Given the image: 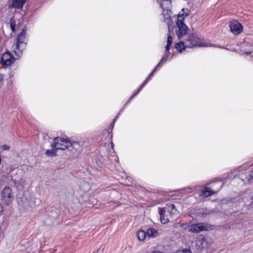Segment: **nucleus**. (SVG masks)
Returning a JSON list of instances; mask_svg holds the SVG:
<instances>
[{
	"label": "nucleus",
	"instance_id": "nucleus-1",
	"mask_svg": "<svg viewBox=\"0 0 253 253\" xmlns=\"http://www.w3.org/2000/svg\"><path fill=\"white\" fill-rule=\"evenodd\" d=\"M176 212L177 210L173 204H167L165 207L160 208L159 213L160 215L161 222L163 224L168 223Z\"/></svg>",
	"mask_w": 253,
	"mask_h": 253
},
{
	"label": "nucleus",
	"instance_id": "nucleus-2",
	"mask_svg": "<svg viewBox=\"0 0 253 253\" xmlns=\"http://www.w3.org/2000/svg\"><path fill=\"white\" fill-rule=\"evenodd\" d=\"M14 196L12 190L9 187H5L1 193L0 201L2 204L9 205L13 200Z\"/></svg>",
	"mask_w": 253,
	"mask_h": 253
},
{
	"label": "nucleus",
	"instance_id": "nucleus-3",
	"mask_svg": "<svg viewBox=\"0 0 253 253\" xmlns=\"http://www.w3.org/2000/svg\"><path fill=\"white\" fill-rule=\"evenodd\" d=\"M70 141H68L67 140L60 137H57L55 138V142L53 144H52V147L56 150H65L66 149L69 150Z\"/></svg>",
	"mask_w": 253,
	"mask_h": 253
},
{
	"label": "nucleus",
	"instance_id": "nucleus-4",
	"mask_svg": "<svg viewBox=\"0 0 253 253\" xmlns=\"http://www.w3.org/2000/svg\"><path fill=\"white\" fill-rule=\"evenodd\" d=\"M198 45H201L199 38L193 34L189 35L188 38L185 40V46L192 47Z\"/></svg>",
	"mask_w": 253,
	"mask_h": 253
},
{
	"label": "nucleus",
	"instance_id": "nucleus-5",
	"mask_svg": "<svg viewBox=\"0 0 253 253\" xmlns=\"http://www.w3.org/2000/svg\"><path fill=\"white\" fill-rule=\"evenodd\" d=\"M211 229V228L210 225L200 223L192 226L189 231L192 232L198 233L204 230L208 231Z\"/></svg>",
	"mask_w": 253,
	"mask_h": 253
},
{
	"label": "nucleus",
	"instance_id": "nucleus-6",
	"mask_svg": "<svg viewBox=\"0 0 253 253\" xmlns=\"http://www.w3.org/2000/svg\"><path fill=\"white\" fill-rule=\"evenodd\" d=\"M230 31L234 35H238L243 31L242 25L236 20H233L229 25Z\"/></svg>",
	"mask_w": 253,
	"mask_h": 253
},
{
	"label": "nucleus",
	"instance_id": "nucleus-7",
	"mask_svg": "<svg viewBox=\"0 0 253 253\" xmlns=\"http://www.w3.org/2000/svg\"><path fill=\"white\" fill-rule=\"evenodd\" d=\"M14 61L15 58L8 52L4 53L1 57V64L5 67L10 66Z\"/></svg>",
	"mask_w": 253,
	"mask_h": 253
},
{
	"label": "nucleus",
	"instance_id": "nucleus-8",
	"mask_svg": "<svg viewBox=\"0 0 253 253\" xmlns=\"http://www.w3.org/2000/svg\"><path fill=\"white\" fill-rule=\"evenodd\" d=\"M82 150V145L79 142L70 141L69 150L73 153H79Z\"/></svg>",
	"mask_w": 253,
	"mask_h": 253
},
{
	"label": "nucleus",
	"instance_id": "nucleus-9",
	"mask_svg": "<svg viewBox=\"0 0 253 253\" xmlns=\"http://www.w3.org/2000/svg\"><path fill=\"white\" fill-rule=\"evenodd\" d=\"M178 30L176 31L177 36L179 38H181L186 35L189 30L188 27L185 24H176Z\"/></svg>",
	"mask_w": 253,
	"mask_h": 253
},
{
	"label": "nucleus",
	"instance_id": "nucleus-10",
	"mask_svg": "<svg viewBox=\"0 0 253 253\" xmlns=\"http://www.w3.org/2000/svg\"><path fill=\"white\" fill-rule=\"evenodd\" d=\"M26 34V30L25 28H23L22 32L18 35L17 38V43L15 45L16 48L17 49H19L20 45L24 43Z\"/></svg>",
	"mask_w": 253,
	"mask_h": 253
},
{
	"label": "nucleus",
	"instance_id": "nucleus-11",
	"mask_svg": "<svg viewBox=\"0 0 253 253\" xmlns=\"http://www.w3.org/2000/svg\"><path fill=\"white\" fill-rule=\"evenodd\" d=\"M170 13V11L167 9H164L162 13L164 20L167 23V25L171 24L172 23Z\"/></svg>",
	"mask_w": 253,
	"mask_h": 253
},
{
	"label": "nucleus",
	"instance_id": "nucleus-12",
	"mask_svg": "<svg viewBox=\"0 0 253 253\" xmlns=\"http://www.w3.org/2000/svg\"><path fill=\"white\" fill-rule=\"evenodd\" d=\"M26 0H12V6L17 8H22Z\"/></svg>",
	"mask_w": 253,
	"mask_h": 253
},
{
	"label": "nucleus",
	"instance_id": "nucleus-13",
	"mask_svg": "<svg viewBox=\"0 0 253 253\" xmlns=\"http://www.w3.org/2000/svg\"><path fill=\"white\" fill-rule=\"evenodd\" d=\"M146 234L149 237H156L158 235V231L157 230L153 228H149L148 229Z\"/></svg>",
	"mask_w": 253,
	"mask_h": 253
},
{
	"label": "nucleus",
	"instance_id": "nucleus-14",
	"mask_svg": "<svg viewBox=\"0 0 253 253\" xmlns=\"http://www.w3.org/2000/svg\"><path fill=\"white\" fill-rule=\"evenodd\" d=\"M175 47L179 52H181L182 49H184L187 47L185 46V41L180 42L176 43L175 44Z\"/></svg>",
	"mask_w": 253,
	"mask_h": 253
},
{
	"label": "nucleus",
	"instance_id": "nucleus-15",
	"mask_svg": "<svg viewBox=\"0 0 253 253\" xmlns=\"http://www.w3.org/2000/svg\"><path fill=\"white\" fill-rule=\"evenodd\" d=\"M172 42V38L170 34H169L167 39V44L166 46V51H168L169 50L170 46Z\"/></svg>",
	"mask_w": 253,
	"mask_h": 253
},
{
	"label": "nucleus",
	"instance_id": "nucleus-16",
	"mask_svg": "<svg viewBox=\"0 0 253 253\" xmlns=\"http://www.w3.org/2000/svg\"><path fill=\"white\" fill-rule=\"evenodd\" d=\"M146 235V232H145L143 230H140L138 231L137 237L138 240H139L140 241H143L145 239Z\"/></svg>",
	"mask_w": 253,
	"mask_h": 253
},
{
	"label": "nucleus",
	"instance_id": "nucleus-17",
	"mask_svg": "<svg viewBox=\"0 0 253 253\" xmlns=\"http://www.w3.org/2000/svg\"><path fill=\"white\" fill-rule=\"evenodd\" d=\"M185 17L182 15L181 12L179 13L177 16V20L176 21V24H181L184 23V20Z\"/></svg>",
	"mask_w": 253,
	"mask_h": 253
},
{
	"label": "nucleus",
	"instance_id": "nucleus-18",
	"mask_svg": "<svg viewBox=\"0 0 253 253\" xmlns=\"http://www.w3.org/2000/svg\"><path fill=\"white\" fill-rule=\"evenodd\" d=\"M212 194L211 191L208 188L206 187L205 190L202 192V195L205 197H207Z\"/></svg>",
	"mask_w": 253,
	"mask_h": 253
},
{
	"label": "nucleus",
	"instance_id": "nucleus-19",
	"mask_svg": "<svg viewBox=\"0 0 253 253\" xmlns=\"http://www.w3.org/2000/svg\"><path fill=\"white\" fill-rule=\"evenodd\" d=\"M56 150H57L56 149L55 150L54 149L47 150L45 153L46 155L49 157H52V156H55V155H56Z\"/></svg>",
	"mask_w": 253,
	"mask_h": 253
},
{
	"label": "nucleus",
	"instance_id": "nucleus-20",
	"mask_svg": "<svg viewBox=\"0 0 253 253\" xmlns=\"http://www.w3.org/2000/svg\"><path fill=\"white\" fill-rule=\"evenodd\" d=\"M181 13L186 17L190 15V10L188 8H183L181 10Z\"/></svg>",
	"mask_w": 253,
	"mask_h": 253
},
{
	"label": "nucleus",
	"instance_id": "nucleus-21",
	"mask_svg": "<svg viewBox=\"0 0 253 253\" xmlns=\"http://www.w3.org/2000/svg\"><path fill=\"white\" fill-rule=\"evenodd\" d=\"M10 27L11 30L14 32L15 31V28L16 26V23L14 19L13 18H11L10 20Z\"/></svg>",
	"mask_w": 253,
	"mask_h": 253
},
{
	"label": "nucleus",
	"instance_id": "nucleus-22",
	"mask_svg": "<svg viewBox=\"0 0 253 253\" xmlns=\"http://www.w3.org/2000/svg\"><path fill=\"white\" fill-rule=\"evenodd\" d=\"M148 80V78H147L144 82V83L140 85V86L139 87V89H138L137 91L132 96H131V98L133 97L134 96H135L141 89L142 88H143V87L145 85V84L147 83V81Z\"/></svg>",
	"mask_w": 253,
	"mask_h": 253
},
{
	"label": "nucleus",
	"instance_id": "nucleus-23",
	"mask_svg": "<svg viewBox=\"0 0 253 253\" xmlns=\"http://www.w3.org/2000/svg\"><path fill=\"white\" fill-rule=\"evenodd\" d=\"M201 244L202 246V248H204L207 247V245L208 244V243L207 241L205 240L204 238H202L201 241Z\"/></svg>",
	"mask_w": 253,
	"mask_h": 253
},
{
	"label": "nucleus",
	"instance_id": "nucleus-24",
	"mask_svg": "<svg viewBox=\"0 0 253 253\" xmlns=\"http://www.w3.org/2000/svg\"><path fill=\"white\" fill-rule=\"evenodd\" d=\"M1 147L4 151H8L10 149V147L5 144L2 145Z\"/></svg>",
	"mask_w": 253,
	"mask_h": 253
},
{
	"label": "nucleus",
	"instance_id": "nucleus-25",
	"mask_svg": "<svg viewBox=\"0 0 253 253\" xmlns=\"http://www.w3.org/2000/svg\"><path fill=\"white\" fill-rule=\"evenodd\" d=\"M167 57H165V56L163 57V58L161 59V60L160 61L159 63L158 64V65L156 66V68H157L160 65L163 64L167 60Z\"/></svg>",
	"mask_w": 253,
	"mask_h": 253
},
{
	"label": "nucleus",
	"instance_id": "nucleus-26",
	"mask_svg": "<svg viewBox=\"0 0 253 253\" xmlns=\"http://www.w3.org/2000/svg\"><path fill=\"white\" fill-rule=\"evenodd\" d=\"M168 25L169 34H170L171 35V33L172 32V31L173 30V26H170V24Z\"/></svg>",
	"mask_w": 253,
	"mask_h": 253
},
{
	"label": "nucleus",
	"instance_id": "nucleus-27",
	"mask_svg": "<svg viewBox=\"0 0 253 253\" xmlns=\"http://www.w3.org/2000/svg\"><path fill=\"white\" fill-rule=\"evenodd\" d=\"M4 235L3 232L1 229V228L0 227V239H2L3 238Z\"/></svg>",
	"mask_w": 253,
	"mask_h": 253
},
{
	"label": "nucleus",
	"instance_id": "nucleus-28",
	"mask_svg": "<svg viewBox=\"0 0 253 253\" xmlns=\"http://www.w3.org/2000/svg\"><path fill=\"white\" fill-rule=\"evenodd\" d=\"M181 226L183 228L186 229L188 227V225L187 224L183 223L181 224Z\"/></svg>",
	"mask_w": 253,
	"mask_h": 253
},
{
	"label": "nucleus",
	"instance_id": "nucleus-29",
	"mask_svg": "<svg viewBox=\"0 0 253 253\" xmlns=\"http://www.w3.org/2000/svg\"><path fill=\"white\" fill-rule=\"evenodd\" d=\"M250 176L251 179H253V170L251 171Z\"/></svg>",
	"mask_w": 253,
	"mask_h": 253
},
{
	"label": "nucleus",
	"instance_id": "nucleus-30",
	"mask_svg": "<svg viewBox=\"0 0 253 253\" xmlns=\"http://www.w3.org/2000/svg\"><path fill=\"white\" fill-rule=\"evenodd\" d=\"M157 68L156 67L155 68V69L153 71V72L151 73V74L150 75V76H149V77L148 78V79H149V78L153 75V74H154V73L156 71V70Z\"/></svg>",
	"mask_w": 253,
	"mask_h": 253
},
{
	"label": "nucleus",
	"instance_id": "nucleus-31",
	"mask_svg": "<svg viewBox=\"0 0 253 253\" xmlns=\"http://www.w3.org/2000/svg\"><path fill=\"white\" fill-rule=\"evenodd\" d=\"M3 80V76L1 75H0V84H1V82Z\"/></svg>",
	"mask_w": 253,
	"mask_h": 253
},
{
	"label": "nucleus",
	"instance_id": "nucleus-32",
	"mask_svg": "<svg viewBox=\"0 0 253 253\" xmlns=\"http://www.w3.org/2000/svg\"><path fill=\"white\" fill-rule=\"evenodd\" d=\"M117 118V117L114 119V122L113 123V124H114V123L115 121H116V120Z\"/></svg>",
	"mask_w": 253,
	"mask_h": 253
}]
</instances>
